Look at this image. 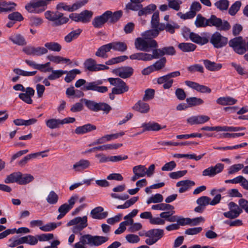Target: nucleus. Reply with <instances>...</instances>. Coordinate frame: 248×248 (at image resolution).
Masks as SVG:
<instances>
[{
  "label": "nucleus",
  "instance_id": "1",
  "mask_svg": "<svg viewBox=\"0 0 248 248\" xmlns=\"http://www.w3.org/2000/svg\"><path fill=\"white\" fill-rule=\"evenodd\" d=\"M93 16V12L87 10H84L79 14L72 13L69 15V17L64 16L63 14L59 11H47L45 13L46 18L52 22L54 26L65 24L69 21V19L75 22L87 23L90 21Z\"/></svg>",
  "mask_w": 248,
  "mask_h": 248
},
{
  "label": "nucleus",
  "instance_id": "2",
  "mask_svg": "<svg viewBox=\"0 0 248 248\" xmlns=\"http://www.w3.org/2000/svg\"><path fill=\"white\" fill-rule=\"evenodd\" d=\"M195 25L197 28H204L207 26H214L219 31H228L231 29V25L227 20H222L212 15L209 19H206L201 14L197 16Z\"/></svg>",
  "mask_w": 248,
  "mask_h": 248
},
{
  "label": "nucleus",
  "instance_id": "3",
  "mask_svg": "<svg viewBox=\"0 0 248 248\" xmlns=\"http://www.w3.org/2000/svg\"><path fill=\"white\" fill-rule=\"evenodd\" d=\"M123 12L121 10L112 12L106 11L100 16H95L92 21V25L95 28H102L105 23L113 24L122 17Z\"/></svg>",
  "mask_w": 248,
  "mask_h": 248
},
{
  "label": "nucleus",
  "instance_id": "4",
  "mask_svg": "<svg viewBox=\"0 0 248 248\" xmlns=\"http://www.w3.org/2000/svg\"><path fill=\"white\" fill-rule=\"evenodd\" d=\"M109 240L108 236L92 235L87 234L82 235L79 242L73 245L74 248H87L86 245L90 247H98L105 243Z\"/></svg>",
  "mask_w": 248,
  "mask_h": 248
},
{
  "label": "nucleus",
  "instance_id": "5",
  "mask_svg": "<svg viewBox=\"0 0 248 248\" xmlns=\"http://www.w3.org/2000/svg\"><path fill=\"white\" fill-rule=\"evenodd\" d=\"M67 226H74L72 231L74 234L81 235V232L88 226L87 217L85 216L83 217H78L74 218L67 223Z\"/></svg>",
  "mask_w": 248,
  "mask_h": 248
},
{
  "label": "nucleus",
  "instance_id": "6",
  "mask_svg": "<svg viewBox=\"0 0 248 248\" xmlns=\"http://www.w3.org/2000/svg\"><path fill=\"white\" fill-rule=\"evenodd\" d=\"M135 46L139 50L148 52L150 48L157 47L158 44L155 40H148L144 37H139L135 40Z\"/></svg>",
  "mask_w": 248,
  "mask_h": 248
},
{
  "label": "nucleus",
  "instance_id": "7",
  "mask_svg": "<svg viewBox=\"0 0 248 248\" xmlns=\"http://www.w3.org/2000/svg\"><path fill=\"white\" fill-rule=\"evenodd\" d=\"M107 80L113 86H117V88L114 87L112 89L113 93L115 94H120L129 90V87L121 78H109Z\"/></svg>",
  "mask_w": 248,
  "mask_h": 248
},
{
  "label": "nucleus",
  "instance_id": "8",
  "mask_svg": "<svg viewBox=\"0 0 248 248\" xmlns=\"http://www.w3.org/2000/svg\"><path fill=\"white\" fill-rule=\"evenodd\" d=\"M229 45L238 54L242 55L246 52L245 43L241 36L236 37L230 40Z\"/></svg>",
  "mask_w": 248,
  "mask_h": 248
},
{
  "label": "nucleus",
  "instance_id": "9",
  "mask_svg": "<svg viewBox=\"0 0 248 248\" xmlns=\"http://www.w3.org/2000/svg\"><path fill=\"white\" fill-rule=\"evenodd\" d=\"M228 42V38L222 36L219 32H215L211 36L210 42L217 48L225 46Z\"/></svg>",
  "mask_w": 248,
  "mask_h": 248
},
{
  "label": "nucleus",
  "instance_id": "10",
  "mask_svg": "<svg viewBox=\"0 0 248 248\" xmlns=\"http://www.w3.org/2000/svg\"><path fill=\"white\" fill-rule=\"evenodd\" d=\"M102 83V81L100 80L87 82L86 85H84L82 88V90L83 91H95L99 93H106L108 91V87L104 86H99Z\"/></svg>",
  "mask_w": 248,
  "mask_h": 248
},
{
  "label": "nucleus",
  "instance_id": "11",
  "mask_svg": "<svg viewBox=\"0 0 248 248\" xmlns=\"http://www.w3.org/2000/svg\"><path fill=\"white\" fill-rule=\"evenodd\" d=\"M228 206L230 211L223 213V215L227 218L234 219L243 212V209L233 202H230Z\"/></svg>",
  "mask_w": 248,
  "mask_h": 248
},
{
  "label": "nucleus",
  "instance_id": "12",
  "mask_svg": "<svg viewBox=\"0 0 248 248\" xmlns=\"http://www.w3.org/2000/svg\"><path fill=\"white\" fill-rule=\"evenodd\" d=\"M23 51L28 55L40 56L47 54V49L46 47L29 46L24 47Z\"/></svg>",
  "mask_w": 248,
  "mask_h": 248
},
{
  "label": "nucleus",
  "instance_id": "13",
  "mask_svg": "<svg viewBox=\"0 0 248 248\" xmlns=\"http://www.w3.org/2000/svg\"><path fill=\"white\" fill-rule=\"evenodd\" d=\"M224 167L223 164L217 163L215 166H211L204 170L202 172V175L203 176L213 177L222 172Z\"/></svg>",
  "mask_w": 248,
  "mask_h": 248
},
{
  "label": "nucleus",
  "instance_id": "14",
  "mask_svg": "<svg viewBox=\"0 0 248 248\" xmlns=\"http://www.w3.org/2000/svg\"><path fill=\"white\" fill-rule=\"evenodd\" d=\"M113 73L122 78H130L133 74L134 70L130 66H122L113 70Z\"/></svg>",
  "mask_w": 248,
  "mask_h": 248
},
{
  "label": "nucleus",
  "instance_id": "15",
  "mask_svg": "<svg viewBox=\"0 0 248 248\" xmlns=\"http://www.w3.org/2000/svg\"><path fill=\"white\" fill-rule=\"evenodd\" d=\"M185 83L189 87L202 93H210L211 92V90L207 86L200 85L195 82L186 80L185 81Z\"/></svg>",
  "mask_w": 248,
  "mask_h": 248
},
{
  "label": "nucleus",
  "instance_id": "16",
  "mask_svg": "<svg viewBox=\"0 0 248 248\" xmlns=\"http://www.w3.org/2000/svg\"><path fill=\"white\" fill-rule=\"evenodd\" d=\"M210 117L206 115L193 116L187 119V123L190 125L203 124L209 121Z\"/></svg>",
  "mask_w": 248,
  "mask_h": 248
},
{
  "label": "nucleus",
  "instance_id": "17",
  "mask_svg": "<svg viewBox=\"0 0 248 248\" xmlns=\"http://www.w3.org/2000/svg\"><path fill=\"white\" fill-rule=\"evenodd\" d=\"M104 208L101 206H98L91 211L90 214L93 219H102L106 218L108 215V212H103Z\"/></svg>",
  "mask_w": 248,
  "mask_h": 248
},
{
  "label": "nucleus",
  "instance_id": "18",
  "mask_svg": "<svg viewBox=\"0 0 248 248\" xmlns=\"http://www.w3.org/2000/svg\"><path fill=\"white\" fill-rule=\"evenodd\" d=\"M164 235V230L160 229H153L145 232V236L148 237H152L156 240L157 242Z\"/></svg>",
  "mask_w": 248,
  "mask_h": 248
},
{
  "label": "nucleus",
  "instance_id": "19",
  "mask_svg": "<svg viewBox=\"0 0 248 248\" xmlns=\"http://www.w3.org/2000/svg\"><path fill=\"white\" fill-rule=\"evenodd\" d=\"M132 109L141 113H147L150 110V106L143 100H139L133 106Z\"/></svg>",
  "mask_w": 248,
  "mask_h": 248
},
{
  "label": "nucleus",
  "instance_id": "20",
  "mask_svg": "<svg viewBox=\"0 0 248 248\" xmlns=\"http://www.w3.org/2000/svg\"><path fill=\"white\" fill-rule=\"evenodd\" d=\"M195 185L194 181L186 180L180 181L176 183V186L180 187L179 189V192L180 193H184L188 190L192 186Z\"/></svg>",
  "mask_w": 248,
  "mask_h": 248
},
{
  "label": "nucleus",
  "instance_id": "21",
  "mask_svg": "<svg viewBox=\"0 0 248 248\" xmlns=\"http://www.w3.org/2000/svg\"><path fill=\"white\" fill-rule=\"evenodd\" d=\"M143 128V132L144 131H158L162 129L166 128V126H161L159 124L155 122H149L148 123H144L142 124Z\"/></svg>",
  "mask_w": 248,
  "mask_h": 248
},
{
  "label": "nucleus",
  "instance_id": "22",
  "mask_svg": "<svg viewBox=\"0 0 248 248\" xmlns=\"http://www.w3.org/2000/svg\"><path fill=\"white\" fill-rule=\"evenodd\" d=\"M110 46V49H112L114 51L124 52L127 49V46L125 43L123 42H114L108 43Z\"/></svg>",
  "mask_w": 248,
  "mask_h": 248
},
{
  "label": "nucleus",
  "instance_id": "23",
  "mask_svg": "<svg viewBox=\"0 0 248 248\" xmlns=\"http://www.w3.org/2000/svg\"><path fill=\"white\" fill-rule=\"evenodd\" d=\"M45 71L51 72V74L48 76V79L50 80H53L59 78L63 74L67 73V71H64L62 70H54L52 67L46 68Z\"/></svg>",
  "mask_w": 248,
  "mask_h": 248
},
{
  "label": "nucleus",
  "instance_id": "24",
  "mask_svg": "<svg viewBox=\"0 0 248 248\" xmlns=\"http://www.w3.org/2000/svg\"><path fill=\"white\" fill-rule=\"evenodd\" d=\"M202 61L205 68L210 71H218L222 66L221 63H217L207 59L203 60Z\"/></svg>",
  "mask_w": 248,
  "mask_h": 248
},
{
  "label": "nucleus",
  "instance_id": "25",
  "mask_svg": "<svg viewBox=\"0 0 248 248\" xmlns=\"http://www.w3.org/2000/svg\"><path fill=\"white\" fill-rule=\"evenodd\" d=\"M237 100L230 96L220 97L216 100L217 104L222 106L232 105L236 103Z\"/></svg>",
  "mask_w": 248,
  "mask_h": 248
},
{
  "label": "nucleus",
  "instance_id": "26",
  "mask_svg": "<svg viewBox=\"0 0 248 248\" xmlns=\"http://www.w3.org/2000/svg\"><path fill=\"white\" fill-rule=\"evenodd\" d=\"M190 40L199 45H203L209 42V39L206 37H201L198 34L192 32L190 38Z\"/></svg>",
  "mask_w": 248,
  "mask_h": 248
},
{
  "label": "nucleus",
  "instance_id": "27",
  "mask_svg": "<svg viewBox=\"0 0 248 248\" xmlns=\"http://www.w3.org/2000/svg\"><path fill=\"white\" fill-rule=\"evenodd\" d=\"M156 9V6L155 4H150L144 8L143 7L140 9L138 12V16H146L152 14Z\"/></svg>",
  "mask_w": 248,
  "mask_h": 248
},
{
  "label": "nucleus",
  "instance_id": "28",
  "mask_svg": "<svg viewBox=\"0 0 248 248\" xmlns=\"http://www.w3.org/2000/svg\"><path fill=\"white\" fill-rule=\"evenodd\" d=\"M85 68L90 71H97L100 70V68L96 64V61L92 58L87 59L84 62Z\"/></svg>",
  "mask_w": 248,
  "mask_h": 248
},
{
  "label": "nucleus",
  "instance_id": "29",
  "mask_svg": "<svg viewBox=\"0 0 248 248\" xmlns=\"http://www.w3.org/2000/svg\"><path fill=\"white\" fill-rule=\"evenodd\" d=\"M90 166V162L86 159H81L73 165V169L76 171H80L88 168Z\"/></svg>",
  "mask_w": 248,
  "mask_h": 248
},
{
  "label": "nucleus",
  "instance_id": "30",
  "mask_svg": "<svg viewBox=\"0 0 248 248\" xmlns=\"http://www.w3.org/2000/svg\"><path fill=\"white\" fill-rule=\"evenodd\" d=\"M178 47L184 52H192L197 48L196 45L191 43H181L178 45Z\"/></svg>",
  "mask_w": 248,
  "mask_h": 248
},
{
  "label": "nucleus",
  "instance_id": "31",
  "mask_svg": "<svg viewBox=\"0 0 248 248\" xmlns=\"http://www.w3.org/2000/svg\"><path fill=\"white\" fill-rule=\"evenodd\" d=\"M82 31V30L80 29L71 31L64 37V41L66 43L71 42L73 40L77 39Z\"/></svg>",
  "mask_w": 248,
  "mask_h": 248
},
{
  "label": "nucleus",
  "instance_id": "32",
  "mask_svg": "<svg viewBox=\"0 0 248 248\" xmlns=\"http://www.w3.org/2000/svg\"><path fill=\"white\" fill-rule=\"evenodd\" d=\"M130 60H137L143 61H150L149 53L138 52L133 54L129 56Z\"/></svg>",
  "mask_w": 248,
  "mask_h": 248
},
{
  "label": "nucleus",
  "instance_id": "33",
  "mask_svg": "<svg viewBox=\"0 0 248 248\" xmlns=\"http://www.w3.org/2000/svg\"><path fill=\"white\" fill-rule=\"evenodd\" d=\"M9 40L14 44L19 46H25L27 44L24 37L20 34H16L10 36Z\"/></svg>",
  "mask_w": 248,
  "mask_h": 248
},
{
  "label": "nucleus",
  "instance_id": "34",
  "mask_svg": "<svg viewBox=\"0 0 248 248\" xmlns=\"http://www.w3.org/2000/svg\"><path fill=\"white\" fill-rule=\"evenodd\" d=\"M108 44L101 46L95 52V55L103 58H107V53L110 50Z\"/></svg>",
  "mask_w": 248,
  "mask_h": 248
},
{
  "label": "nucleus",
  "instance_id": "35",
  "mask_svg": "<svg viewBox=\"0 0 248 248\" xmlns=\"http://www.w3.org/2000/svg\"><path fill=\"white\" fill-rule=\"evenodd\" d=\"M20 177V172L17 171L7 175L4 182L6 184L16 183L18 184L19 178Z\"/></svg>",
  "mask_w": 248,
  "mask_h": 248
},
{
  "label": "nucleus",
  "instance_id": "36",
  "mask_svg": "<svg viewBox=\"0 0 248 248\" xmlns=\"http://www.w3.org/2000/svg\"><path fill=\"white\" fill-rule=\"evenodd\" d=\"M46 124L47 127L53 129L59 128L62 124L61 120L59 119L52 118L46 121Z\"/></svg>",
  "mask_w": 248,
  "mask_h": 248
},
{
  "label": "nucleus",
  "instance_id": "37",
  "mask_svg": "<svg viewBox=\"0 0 248 248\" xmlns=\"http://www.w3.org/2000/svg\"><path fill=\"white\" fill-rule=\"evenodd\" d=\"M48 150L41 152H38L33 154H31L29 155H27L24 157L19 162L18 164L21 166H25L27 162L31 158H34L37 157L38 155H41V154L48 152Z\"/></svg>",
  "mask_w": 248,
  "mask_h": 248
},
{
  "label": "nucleus",
  "instance_id": "38",
  "mask_svg": "<svg viewBox=\"0 0 248 248\" xmlns=\"http://www.w3.org/2000/svg\"><path fill=\"white\" fill-rule=\"evenodd\" d=\"M0 6H2L3 12H9L15 10L16 4L14 2H7L0 0Z\"/></svg>",
  "mask_w": 248,
  "mask_h": 248
},
{
  "label": "nucleus",
  "instance_id": "39",
  "mask_svg": "<svg viewBox=\"0 0 248 248\" xmlns=\"http://www.w3.org/2000/svg\"><path fill=\"white\" fill-rule=\"evenodd\" d=\"M66 76L64 78V80L67 83H70L75 79L77 75L81 74V71L77 69H72L69 71H67Z\"/></svg>",
  "mask_w": 248,
  "mask_h": 248
},
{
  "label": "nucleus",
  "instance_id": "40",
  "mask_svg": "<svg viewBox=\"0 0 248 248\" xmlns=\"http://www.w3.org/2000/svg\"><path fill=\"white\" fill-rule=\"evenodd\" d=\"M44 46L47 49V50L55 52H60L62 48L59 43L55 42H47L45 44Z\"/></svg>",
  "mask_w": 248,
  "mask_h": 248
},
{
  "label": "nucleus",
  "instance_id": "41",
  "mask_svg": "<svg viewBox=\"0 0 248 248\" xmlns=\"http://www.w3.org/2000/svg\"><path fill=\"white\" fill-rule=\"evenodd\" d=\"M186 102L188 104L189 107H192L197 106L201 105L203 104V100L196 97H190L186 99Z\"/></svg>",
  "mask_w": 248,
  "mask_h": 248
},
{
  "label": "nucleus",
  "instance_id": "42",
  "mask_svg": "<svg viewBox=\"0 0 248 248\" xmlns=\"http://www.w3.org/2000/svg\"><path fill=\"white\" fill-rule=\"evenodd\" d=\"M34 179L33 176L28 173L22 174L20 172V177L19 178L18 184L20 185H25L32 182Z\"/></svg>",
  "mask_w": 248,
  "mask_h": 248
},
{
  "label": "nucleus",
  "instance_id": "43",
  "mask_svg": "<svg viewBox=\"0 0 248 248\" xmlns=\"http://www.w3.org/2000/svg\"><path fill=\"white\" fill-rule=\"evenodd\" d=\"M81 102H83L86 107L90 110L97 112L98 103L93 100H88L85 98H82L80 100Z\"/></svg>",
  "mask_w": 248,
  "mask_h": 248
},
{
  "label": "nucleus",
  "instance_id": "44",
  "mask_svg": "<svg viewBox=\"0 0 248 248\" xmlns=\"http://www.w3.org/2000/svg\"><path fill=\"white\" fill-rule=\"evenodd\" d=\"M167 62V60L165 57H162L159 60L156 61L152 66L155 71H159L165 67L166 63Z\"/></svg>",
  "mask_w": 248,
  "mask_h": 248
},
{
  "label": "nucleus",
  "instance_id": "45",
  "mask_svg": "<svg viewBox=\"0 0 248 248\" xmlns=\"http://www.w3.org/2000/svg\"><path fill=\"white\" fill-rule=\"evenodd\" d=\"M158 34V30H156V29H153L143 32L142 34V36L148 40H153V38L156 37Z\"/></svg>",
  "mask_w": 248,
  "mask_h": 248
},
{
  "label": "nucleus",
  "instance_id": "46",
  "mask_svg": "<svg viewBox=\"0 0 248 248\" xmlns=\"http://www.w3.org/2000/svg\"><path fill=\"white\" fill-rule=\"evenodd\" d=\"M146 167L143 165H138L133 167V171L134 174L137 176H140V177H144L146 175L145 170Z\"/></svg>",
  "mask_w": 248,
  "mask_h": 248
},
{
  "label": "nucleus",
  "instance_id": "47",
  "mask_svg": "<svg viewBox=\"0 0 248 248\" xmlns=\"http://www.w3.org/2000/svg\"><path fill=\"white\" fill-rule=\"evenodd\" d=\"M154 48L153 49L152 54H149L150 61L153 59H157L159 58H161L164 56V53L162 48H157V47Z\"/></svg>",
  "mask_w": 248,
  "mask_h": 248
},
{
  "label": "nucleus",
  "instance_id": "48",
  "mask_svg": "<svg viewBox=\"0 0 248 248\" xmlns=\"http://www.w3.org/2000/svg\"><path fill=\"white\" fill-rule=\"evenodd\" d=\"M128 56L126 55L120 56L117 57L113 58L107 61L105 63L107 65H112L124 62L128 59Z\"/></svg>",
  "mask_w": 248,
  "mask_h": 248
},
{
  "label": "nucleus",
  "instance_id": "49",
  "mask_svg": "<svg viewBox=\"0 0 248 248\" xmlns=\"http://www.w3.org/2000/svg\"><path fill=\"white\" fill-rule=\"evenodd\" d=\"M47 202L50 204H55L57 203L59 196L54 191H51L46 198Z\"/></svg>",
  "mask_w": 248,
  "mask_h": 248
},
{
  "label": "nucleus",
  "instance_id": "50",
  "mask_svg": "<svg viewBox=\"0 0 248 248\" xmlns=\"http://www.w3.org/2000/svg\"><path fill=\"white\" fill-rule=\"evenodd\" d=\"M13 72L19 76H22L25 77H30V76H34L36 73L37 71H34L31 72H27L24 71L22 69H20L19 68H15L13 70Z\"/></svg>",
  "mask_w": 248,
  "mask_h": 248
},
{
  "label": "nucleus",
  "instance_id": "51",
  "mask_svg": "<svg viewBox=\"0 0 248 248\" xmlns=\"http://www.w3.org/2000/svg\"><path fill=\"white\" fill-rule=\"evenodd\" d=\"M152 209L153 210H170L173 209L174 207L169 204L160 203L152 205Z\"/></svg>",
  "mask_w": 248,
  "mask_h": 248
},
{
  "label": "nucleus",
  "instance_id": "52",
  "mask_svg": "<svg viewBox=\"0 0 248 248\" xmlns=\"http://www.w3.org/2000/svg\"><path fill=\"white\" fill-rule=\"evenodd\" d=\"M142 6L143 5L141 4H137L136 3H133L130 1L126 4L125 10H126L127 12H128L129 10L139 11V10L142 7Z\"/></svg>",
  "mask_w": 248,
  "mask_h": 248
},
{
  "label": "nucleus",
  "instance_id": "53",
  "mask_svg": "<svg viewBox=\"0 0 248 248\" xmlns=\"http://www.w3.org/2000/svg\"><path fill=\"white\" fill-rule=\"evenodd\" d=\"M215 5L221 11L226 10L229 6V2L228 0H219L215 2Z\"/></svg>",
  "mask_w": 248,
  "mask_h": 248
},
{
  "label": "nucleus",
  "instance_id": "54",
  "mask_svg": "<svg viewBox=\"0 0 248 248\" xmlns=\"http://www.w3.org/2000/svg\"><path fill=\"white\" fill-rule=\"evenodd\" d=\"M111 109L112 108L111 106L107 103L104 102H99L98 103L97 112L102 110L106 114H108Z\"/></svg>",
  "mask_w": 248,
  "mask_h": 248
},
{
  "label": "nucleus",
  "instance_id": "55",
  "mask_svg": "<svg viewBox=\"0 0 248 248\" xmlns=\"http://www.w3.org/2000/svg\"><path fill=\"white\" fill-rule=\"evenodd\" d=\"M8 18L11 20L14 21L15 22L16 21H21L24 19L22 15L18 12H14L9 14Z\"/></svg>",
  "mask_w": 248,
  "mask_h": 248
},
{
  "label": "nucleus",
  "instance_id": "56",
  "mask_svg": "<svg viewBox=\"0 0 248 248\" xmlns=\"http://www.w3.org/2000/svg\"><path fill=\"white\" fill-rule=\"evenodd\" d=\"M241 2L239 1H235L230 8L229 14L231 16H234L240 9Z\"/></svg>",
  "mask_w": 248,
  "mask_h": 248
},
{
  "label": "nucleus",
  "instance_id": "57",
  "mask_svg": "<svg viewBox=\"0 0 248 248\" xmlns=\"http://www.w3.org/2000/svg\"><path fill=\"white\" fill-rule=\"evenodd\" d=\"M43 23V19L39 17L32 16L30 18V25L31 26L38 27Z\"/></svg>",
  "mask_w": 248,
  "mask_h": 248
},
{
  "label": "nucleus",
  "instance_id": "58",
  "mask_svg": "<svg viewBox=\"0 0 248 248\" xmlns=\"http://www.w3.org/2000/svg\"><path fill=\"white\" fill-rule=\"evenodd\" d=\"M163 200V197L160 194L157 193L155 194L154 196L149 198L147 201V204H150L151 203H158L161 202Z\"/></svg>",
  "mask_w": 248,
  "mask_h": 248
},
{
  "label": "nucleus",
  "instance_id": "59",
  "mask_svg": "<svg viewBox=\"0 0 248 248\" xmlns=\"http://www.w3.org/2000/svg\"><path fill=\"white\" fill-rule=\"evenodd\" d=\"M210 201L211 199L209 197L207 196H202L197 200L196 202L198 205L205 208L206 206L210 204Z\"/></svg>",
  "mask_w": 248,
  "mask_h": 248
},
{
  "label": "nucleus",
  "instance_id": "60",
  "mask_svg": "<svg viewBox=\"0 0 248 248\" xmlns=\"http://www.w3.org/2000/svg\"><path fill=\"white\" fill-rule=\"evenodd\" d=\"M159 23V12H155L152 16L151 24L153 29L156 28Z\"/></svg>",
  "mask_w": 248,
  "mask_h": 248
},
{
  "label": "nucleus",
  "instance_id": "61",
  "mask_svg": "<svg viewBox=\"0 0 248 248\" xmlns=\"http://www.w3.org/2000/svg\"><path fill=\"white\" fill-rule=\"evenodd\" d=\"M155 90L152 89H148L145 90V94L142 98L144 101H147L152 100L155 96Z\"/></svg>",
  "mask_w": 248,
  "mask_h": 248
},
{
  "label": "nucleus",
  "instance_id": "62",
  "mask_svg": "<svg viewBox=\"0 0 248 248\" xmlns=\"http://www.w3.org/2000/svg\"><path fill=\"white\" fill-rule=\"evenodd\" d=\"M231 65L235 69L239 75L241 76L248 75V72L241 65L234 62H232Z\"/></svg>",
  "mask_w": 248,
  "mask_h": 248
},
{
  "label": "nucleus",
  "instance_id": "63",
  "mask_svg": "<svg viewBox=\"0 0 248 248\" xmlns=\"http://www.w3.org/2000/svg\"><path fill=\"white\" fill-rule=\"evenodd\" d=\"M180 28V26L177 23L172 22L171 23L166 24V31L171 34H173L175 32V30L178 29Z\"/></svg>",
  "mask_w": 248,
  "mask_h": 248
},
{
  "label": "nucleus",
  "instance_id": "64",
  "mask_svg": "<svg viewBox=\"0 0 248 248\" xmlns=\"http://www.w3.org/2000/svg\"><path fill=\"white\" fill-rule=\"evenodd\" d=\"M187 70L191 73H194L196 71L203 73V67L202 65L199 64H195L187 67Z\"/></svg>",
  "mask_w": 248,
  "mask_h": 248
}]
</instances>
